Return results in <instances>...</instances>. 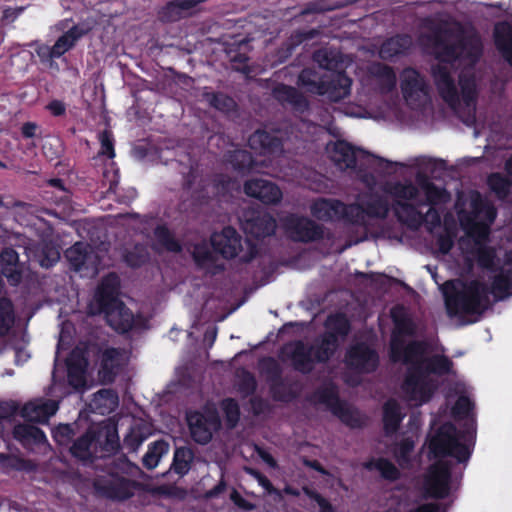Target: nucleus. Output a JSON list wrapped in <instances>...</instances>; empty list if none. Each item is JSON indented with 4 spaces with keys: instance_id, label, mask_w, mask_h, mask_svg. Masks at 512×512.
<instances>
[{
    "instance_id": "16",
    "label": "nucleus",
    "mask_w": 512,
    "mask_h": 512,
    "mask_svg": "<svg viewBox=\"0 0 512 512\" xmlns=\"http://www.w3.org/2000/svg\"><path fill=\"white\" fill-rule=\"evenodd\" d=\"M400 88L407 105L412 108L422 106L429 97L425 79L415 68L407 67L401 72Z\"/></svg>"
},
{
    "instance_id": "63",
    "label": "nucleus",
    "mask_w": 512,
    "mask_h": 512,
    "mask_svg": "<svg viewBox=\"0 0 512 512\" xmlns=\"http://www.w3.org/2000/svg\"><path fill=\"white\" fill-rule=\"evenodd\" d=\"M38 258L41 267L50 268L60 259V252L54 244L44 243L40 247Z\"/></svg>"
},
{
    "instance_id": "47",
    "label": "nucleus",
    "mask_w": 512,
    "mask_h": 512,
    "mask_svg": "<svg viewBox=\"0 0 512 512\" xmlns=\"http://www.w3.org/2000/svg\"><path fill=\"white\" fill-rule=\"evenodd\" d=\"M512 269H503L494 276L490 293H493L495 298L502 300L512 294Z\"/></svg>"
},
{
    "instance_id": "9",
    "label": "nucleus",
    "mask_w": 512,
    "mask_h": 512,
    "mask_svg": "<svg viewBox=\"0 0 512 512\" xmlns=\"http://www.w3.org/2000/svg\"><path fill=\"white\" fill-rule=\"evenodd\" d=\"M89 31L90 28L85 25H74L63 33L52 46L44 43H36L34 49L35 53L43 65L53 68L55 66L54 60L60 58L72 49L76 42L88 34Z\"/></svg>"
},
{
    "instance_id": "57",
    "label": "nucleus",
    "mask_w": 512,
    "mask_h": 512,
    "mask_svg": "<svg viewBox=\"0 0 512 512\" xmlns=\"http://www.w3.org/2000/svg\"><path fill=\"white\" fill-rule=\"evenodd\" d=\"M0 461L4 468L15 470L33 472L36 470L37 465L32 460L23 459L17 456L5 455L0 453Z\"/></svg>"
},
{
    "instance_id": "31",
    "label": "nucleus",
    "mask_w": 512,
    "mask_h": 512,
    "mask_svg": "<svg viewBox=\"0 0 512 512\" xmlns=\"http://www.w3.org/2000/svg\"><path fill=\"white\" fill-rule=\"evenodd\" d=\"M352 79L344 71L332 73L329 78L324 81V89L328 91L327 96L333 102H339L350 94Z\"/></svg>"
},
{
    "instance_id": "61",
    "label": "nucleus",
    "mask_w": 512,
    "mask_h": 512,
    "mask_svg": "<svg viewBox=\"0 0 512 512\" xmlns=\"http://www.w3.org/2000/svg\"><path fill=\"white\" fill-rule=\"evenodd\" d=\"M229 162L233 169L240 173L249 172L254 164L251 153L246 150H236L231 153Z\"/></svg>"
},
{
    "instance_id": "19",
    "label": "nucleus",
    "mask_w": 512,
    "mask_h": 512,
    "mask_svg": "<svg viewBox=\"0 0 512 512\" xmlns=\"http://www.w3.org/2000/svg\"><path fill=\"white\" fill-rule=\"evenodd\" d=\"M351 206L358 208L353 210L352 214V226L358 227H365L367 218L385 219L390 211L387 199L377 193L370 194L368 199L362 201V203H351Z\"/></svg>"
},
{
    "instance_id": "8",
    "label": "nucleus",
    "mask_w": 512,
    "mask_h": 512,
    "mask_svg": "<svg viewBox=\"0 0 512 512\" xmlns=\"http://www.w3.org/2000/svg\"><path fill=\"white\" fill-rule=\"evenodd\" d=\"M123 448L120 444L117 423L107 419L100 423H92L87 430L78 436L70 448Z\"/></svg>"
},
{
    "instance_id": "18",
    "label": "nucleus",
    "mask_w": 512,
    "mask_h": 512,
    "mask_svg": "<svg viewBox=\"0 0 512 512\" xmlns=\"http://www.w3.org/2000/svg\"><path fill=\"white\" fill-rule=\"evenodd\" d=\"M346 366L358 373H372L379 365V355L365 342L352 344L345 353Z\"/></svg>"
},
{
    "instance_id": "34",
    "label": "nucleus",
    "mask_w": 512,
    "mask_h": 512,
    "mask_svg": "<svg viewBox=\"0 0 512 512\" xmlns=\"http://www.w3.org/2000/svg\"><path fill=\"white\" fill-rule=\"evenodd\" d=\"M369 72L376 79L381 94L387 95L394 91L397 77L391 66L377 62L371 65Z\"/></svg>"
},
{
    "instance_id": "25",
    "label": "nucleus",
    "mask_w": 512,
    "mask_h": 512,
    "mask_svg": "<svg viewBox=\"0 0 512 512\" xmlns=\"http://www.w3.org/2000/svg\"><path fill=\"white\" fill-rule=\"evenodd\" d=\"M272 96L282 105H289L299 113L309 109V101L298 89L283 83L277 84L272 89Z\"/></svg>"
},
{
    "instance_id": "49",
    "label": "nucleus",
    "mask_w": 512,
    "mask_h": 512,
    "mask_svg": "<svg viewBox=\"0 0 512 512\" xmlns=\"http://www.w3.org/2000/svg\"><path fill=\"white\" fill-rule=\"evenodd\" d=\"M154 236L156 244L161 246L165 251L172 253H180L182 251L181 242L176 239L166 225H157L154 229Z\"/></svg>"
},
{
    "instance_id": "5",
    "label": "nucleus",
    "mask_w": 512,
    "mask_h": 512,
    "mask_svg": "<svg viewBox=\"0 0 512 512\" xmlns=\"http://www.w3.org/2000/svg\"><path fill=\"white\" fill-rule=\"evenodd\" d=\"M448 285L452 290L444 291V297L450 316L482 314L488 309L490 290L486 283L480 280H471L465 283L461 290H457L452 282H446V286Z\"/></svg>"
},
{
    "instance_id": "59",
    "label": "nucleus",
    "mask_w": 512,
    "mask_h": 512,
    "mask_svg": "<svg viewBox=\"0 0 512 512\" xmlns=\"http://www.w3.org/2000/svg\"><path fill=\"white\" fill-rule=\"evenodd\" d=\"M261 373L265 375L267 382L270 384L283 379L282 368L273 357H265L260 361Z\"/></svg>"
},
{
    "instance_id": "37",
    "label": "nucleus",
    "mask_w": 512,
    "mask_h": 512,
    "mask_svg": "<svg viewBox=\"0 0 512 512\" xmlns=\"http://www.w3.org/2000/svg\"><path fill=\"white\" fill-rule=\"evenodd\" d=\"M13 437L20 442L24 448L29 445L46 444L48 448H52L47 442L45 433L33 424H18L13 429Z\"/></svg>"
},
{
    "instance_id": "48",
    "label": "nucleus",
    "mask_w": 512,
    "mask_h": 512,
    "mask_svg": "<svg viewBox=\"0 0 512 512\" xmlns=\"http://www.w3.org/2000/svg\"><path fill=\"white\" fill-rule=\"evenodd\" d=\"M419 180L421 188L425 191L426 201H418L416 205L423 206L429 204L430 206L446 202L448 193L445 188H440L427 178Z\"/></svg>"
},
{
    "instance_id": "50",
    "label": "nucleus",
    "mask_w": 512,
    "mask_h": 512,
    "mask_svg": "<svg viewBox=\"0 0 512 512\" xmlns=\"http://www.w3.org/2000/svg\"><path fill=\"white\" fill-rule=\"evenodd\" d=\"M325 326L327 331L324 333H332L337 339L346 338L351 332V323L346 314L341 312L329 315Z\"/></svg>"
},
{
    "instance_id": "23",
    "label": "nucleus",
    "mask_w": 512,
    "mask_h": 512,
    "mask_svg": "<svg viewBox=\"0 0 512 512\" xmlns=\"http://www.w3.org/2000/svg\"><path fill=\"white\" fill-rule=\"evenodd\" d=\"M244 193L267 205L276 204L282 199L280 188L275 183L262 178L247 180L244 183Z\"/></svg>"
},
{
    "instance_id": "14",
    "label": "nucleus",
    "mask_w": 512,
    "mask_h": 512,
    "mask_svg": "<svg viewBox=\"0 0 512 512\" xmlns=\"http://www.w3.org/2000/svg\"><path fill=\"white\" fill-rule=\"evenodd\" d=\"M356 206L351 203L346 204L335 198H318L311 205V214L319 221L323 222H343L352 225L353 210Z\"/></svg>"
},
{
    "instance_id": "36",
    "label": "nucleus",
    "mask_w": 512,
    "mask_h": 512,
    "mask_svg": "<svg viewBox=\"0 0 512 512\" xmlns=\"http://www.w3.org/2000/svg\"><path fill=\"white\" fill-rule=\"evenodd\" d=\"M218 253L211 251L206 242L194 245L191 253L195 265L200 269H214V273L222 272L225 269L223 264H217Z\"/></svg>"
},
{
    "instance_id": "53",
    "label": "nucleus",
    "mask_w": 512,
    "mask_h": 512,
    "mask_svg": "<svg viewBox=\"0 0 512 512\" xmlns=\"http://www.w3.org/2000/svg\"><path fill=\"white\" fill-rule=\"evenodd\" d=\"M16 319L14 304L8 297H0V336H6Z\"/></svg>"
},
{
    "instance_id": "17",
    "label": "nucleus",
    "mask_w": 512,
    "mask_h": 512,
    "mask_svg": "<svg viewBox=\"0 0 512 512\" xmlns=\"http://www.w3.org/2000/svg\"><path fill=\"white\" fill-rule=\"evenodd\" d=\"M287 133L279 128L257 129L248 139L251 149L264 156L283 153L284 140Z\"/></svg>"
},
{
    "instance_id": "42",
    "label": "nucleus",
    "mask_w": 512,
    "mask_h": 512,
    "mask_svg": "<svg viewBox=\"0 0 512 512\" xmlns=\"http://www.w3.org/2000/svg\"><path fill=\"white\" fill-rule=\"evenodd\" d=\"M325 80L326 77L320 76L315 70L305 68L300 72L297 84L305 88L308 93L324 96L328 91L324 89Z\"/></svg>"
},
{
    "instance_id": "62",
    "label": "nucleus",
    "mask_w": 512,
    "mask_h": 512,
    "mask_svg": "<svg viewBox=\"0 0 512 512\" xmlns=\"http://www.w3.org/2000/svg\"><path fill=\"white\" fill-rule=\"evenodd\" d=\"M368 467H374L378 470L385 480L396 481L400 478V471L390 460L380 458L376 461H370Z\"/></svg>"
},
{
    "instance_id": "27",
    "label": "nucleus",
    "mask_w": 512,
    "mask_h": 512,
    "mask_svg": "<svg viewBox=\"0 0 512 512\" xmlns=\"http://www.w3.org/2000/svg\"><path fill=\"white\" fill-rule=\"evenodd\" d=\"M1 274L11 286L21 283L23 269L19 261V254L12 247H6L0 252Z\"/></svg>"
},
{
    "instance_id": "40",
    "label": "nucleus",
    "mask_w": 512,
    "mask_h": 512,
    "mask_svg": "<svg viewBox=\"0 0 512 512\" xmlns=\"http://www.w3.org/2000/svg\"><path fill=\"white\" fill-rule=\"evenodd\" d=\"M313 60L320 68L328 70L332 73L344 71V59L341 52L332 49H319L313 53Z\"/></svg>"
},
{
    "instance_id": "56",
    "label": "nucleus",
    "mask_w": 512,
    "mask_h": 512,
    "mask_svg": "<svg viewBox=\"0 0 512 512\" xmlns=\"http://www.w3.org/2000/svg\"><path fill=\"white\" fill-rule=\"evenodd\" d=\"M150 254L143 244H136L130 250H126L123 259L124 262L132 268H139L149 261Z\"/></svg>"
},
{
    "instance_id": "22",
    "label": "nucleus",
    "mask_w": 512,
    "mask_h": 512,
    "mask_svg": "<svg viewBox=\"0 0 512 512\" xmlns=\"http://www.w3.org/2000/svg\"><path fill=\"white\" fill-rule=\"evenodd\" d=\"M431 75L441 99L451 109H456L460 104V96L455 80L448 67L442 64H436L431 68Z\"/></svg>"
},
{
    "instance_id": "15",
    "label": "nucleus",
    "mask_w": 512,
    "mask_h": 512,
    "mask_svg": "<svg viewBox=\"0 0 512 512\" xmlns=\"http://www.w3.org/2000/svg\"><path fill=\"white\" fill-rule=\"evenodd\" d=\"M395 216L397 220L410 229H418L423 223H426L429 229L441 225V216L439 212L431 206L423 214L418 210V205L410 202L396 201Z\"/></svg>"
},
{
    "instance_id": "1",
    "label": "nucleus",
    "mask_w": 512,
    "mask_h": 512,
    "mask_svg": "<svg viewBox=\"0 0 512 512\" xmlns=\"http://www.w3.org/2000/svg\"><path fill=\"white\" fill-rule=\"evenodd\" d=\"M428 346L422 355L402 361L407 366L401 391L408 401L417 405L428 403L438 389V382L430 375L444 376L452 372L453 361L443 354L426 356Z\"/></svg>"
},
{
    "instance_id": "54",
    "label": "nucleus",
    "mask_w": 512,
    "mask_h": 512,
    "mask_svg": "<svg viewBox=\"0 0 512 512\" xmlns=\"http://www.w3.org/2000/svg\"><path fill=\"white\" fill-rule=\"evenodd\" d=\"M487 185L497 198L505 199L510 194L512 180L500 172H493L487 177Z\"/></svg>"
},
{
    "instance_id": "58",
    "label": "nucleus",
    "mask_w": 512,
    "mask_h": 512,
    "mask_svg": "<svg viewBox=\"0 0 512 512\" xmlns=\"http://www.w3.org/2000/svg\"><path fill=\"white\" fill-rule=\"evenodd\" d=\"M194 450H174L172 467L176 474L180 476L186 475L194 459Z\"/></svg>"
},
{
    "instance_id": "24",
    "label": "nucleus",
    "mask_w": 512,
    "mask_h": 512,
    "mask_svg": "<svg viewBox=\"0 0 512 512\" xmlns=\"http://www.w3.org/2000/svg\"><path fill=\"white\" fill-rule=\"evenodd\" d=\"M120 279L114 272L109 273L101 280L96 292V301L102 313L122 302L119 299Z\"/></svg>"
},
{
    "instance_id": "64",
    "label": "nucleus",
    "mask_w": 512,
    "mask_h": 512,
    "mask_svg": "<svg viewBox=\"0 0 512 512\" xmlns=\"http://www.w3.org/2000/svg\"><path fill=\"white\" fill-rule=\"evenodd\" d=\"M270 393L275 401L290 402L296 398L297 394L288 386L284 379L269 385Z\"/></svg>"
},
{
    "instance_id": "39",
    "label": "nucleus",
    "mask_w": 512,
    "mask_h": 512,
    "mask_svg": "<svg viewBox=\"0 0 512 512\" xmlns=\"http://www.w3.org/2000/svg\"><path fill=\"white\" fill-rule=\"evenodd\" d=\"M494 42L503 59L512 66V27L507 23L495 26Z\"/></svg>"
},
{
    "instance_id": "33",
    "label": "nucleus",
    "mask_w": 512,
    "mask_h": 512,
    "mask_svg": "<svg viewBox=\"0 0 512 512\" xmlns=\"http://www.w3.org/2000/svg\"><path fill=\"white\" fill-rule=\"evenodd\" d=\"M68 384L77 391L86 387V360L79 354L72 353L66 360Z\"/></svg>"
},
{
    "instance_id": "26",
    "label": "nucleus",
    "mask_w": 512,
    "mask_h": 512,
    "mask_svg": "<svg viewBox=\"0 0 512 512\" xmlns=\"http://www.w3.org/2000/svg\"><path fill=\"white\" fill-rule=\"evenodd\" d=\"M276 229V220L267 212H254L246 219L244 230L250 236L256 239H262L274 234Z\"/></svg>"
},
{
    "instance_id": "12",
    "label": "nucleus",
    "mask_w": 512,
    "mask_h": 512,
    "mask_svg": "<svg viewBox=\"0 0 512 512\" xmlns=\"http://www.w3.org/2000/svg\"><path fill=\"white\" fill-rule=\"evenodd\" d=\"M312 400L325 405L344 424L350 427H358L360 425V421L354 411L340 399L338 389L334 384L321 386L316 389L312 394Z\"/></svg>"
},
{
    "instance_id": "60",
    "label": "nucleus",
    "mask_w": 512,
    "mask_h": 512,
    "mask_svg": "<svg viewBox=\"0 0 512 512\" xmlns=\"http://www.w3.org/2000/svg\"><path fill=\"white\" fill-rule=\"evenodd\" d=\"M459 85L461 89V97L465 105L470 106L475 104L477 99L476 82L471 75H460Z\"/></svg>"
},
{
    "instance_id": "43",
    "label": "nucleus",
    "mask_w": 512,
    "mask_h": 512,
    "mask_svg": "<svg viewBox=\"0 0 512 512\" xmlns=\"http://www.w3.org/2000/svg\"><path fill=\"white\" fill-rule=\"evenodd\" d=\"M197 172L191 168L189 172L184 176L182 188L190 194L191 198L200 202H204L209 198V194L206 191V184L204 179L198 181Z\"/></svg>"
},
{
    "instance_id": "20",
    "label": "nucleus",
    "mask_w": 512,
    "mask_h": 512,
    "mask_svg": "<svg viewBox=\"0 0 512 512\" xmlns=\"http://www.w3.org/2000/svg\"><path fill=\"white\" fill-rule=\"evenodd\" d=\"M70 269L81 276L93 277L98 273V258L91 247L83 242H76L65 252Z\"/></svg>"
},
{
    "instance_id": "28",
    "label": "nucleus",
    "mask_w": 512,
    "mask_h": 512,
    "mask_svg": "<svg viewBox=\"0 0 512 512\" xmlns=\"http://www.w3.org/2000/svg\"><path fill=\"white\" fill-rule=\"evenodd\" d=\"M122 367V351L119 348L109 347L101 356L99 375L103 383H113Z\"/></svg>"
},
{
    "instance_id": "30",
    "label": "nucleus",
    "mask_w": 512,
    "mask_h": 512,
    "mask_svg": "<svg viewBox=\"0 0 512 512\" xmlns=\"http://www.w3.org/2000/svg\"><path fill=\"white\" fill-rule=\"evenodd\" d=\"M102 313L105 315L109 326L118 333H127L134 327V315L123 301Z\"/></svg>"
},
{
    "instance_id": "55",
    "label": "nucleus",
    "mask_w": 512,
    "mask_h": 512,
    "mask_svg": "<svg viewBox=\"0 0 512 512\" xmlns=\"http://www.w3.org/2000/svg\"><path fill=\"white\" fill-rule=\"evenodd\" d=\"M462 226L476 246L485 244L489 238L490 227L487 223L469 219L466 223L462 222Z\"/></svg>"
},
{
    "instance_id": "32",
    "label": "nucleus",
    "mask_w": 512,
    "mask_h": 512,
    "mask_svg": "<svg viewBox=\"0 0 512 512\" xmlns=\"http://www.w3.org/2000/svg\"><path fill=\"white\" fill-rule=\"evenodd\" d=\"M319 35L317 29L296 30L284 41L276 51L278 63H284L291 57L297 46L305 41L312 40Z\"/></svg>"
},
{
    "instance_id": "2",
    "label": "nucleus",
    "mask_w": 512,
    "mask_h": 512,
    "mask_svg": "<svg viewBox=\"0 0 512 512\" xmlns=\"http://www.w3.org/2000/svg\"><path fill=\"white\" fill-rule=\"evenodd\" d=\"M453 31L441 26L427 36L435 58L440 63L453 64L457 61L476 64L482 55V44L478 37L459 34L452 39Z\"/></svg>"
},
{
    "instance_id": "29",
    "label": "nucleus",
    "mask_w": 512,
    "mask_h": 512,
    "mask_svg": "<svg viewBox=\"0 0 512 512\" xmlns=\"http://www.w3.org/2000/svg\"><path fill=\"white\" fill-rule=\"evenodd\" d=\"M413 41L407 34H397L386 39L380 46L379 57L385 61H393L396 57L407 55Z\"/></svg>"
},
{
    "instance_id": "35",
    "label": "nucleus",
    "mask_w": 512,
    "mask_h": 512,
    "mask_svg": "<svg viewBox=\"0 0 512 512\" xmlns=\"http://www.w3.org/2000/svg\"><path fill=\"white\" fill-rule=\"evenodd\" d=\"M357 152L366 153L345 140H339L334 144L331 158L342 169H354L357 164Z\"/></svg>"
},
{
    "instance_id": "51",
    "label": "nucleus",
    "mask_w": 512,
    "mask_h": 512,
    "mask_svg": "<svg viewBox=\"0 0 512 512\" xmlns=\"http://www.w3.org/2000/svg\"><path fill=\"white\" fill-rule=\"evenodd\" d=\"M354 1H334L313 0L305 4L297 16H305L309 14H320L324 12L334 11L352 4Z\"/></svg>"
},
{
    "instance_id": "41",
    "label": "nucleus",
    "mask_w": 512,
    "mask_h": 512,
    "mask_svg": "<svg viewBox=\"0 0 512 512\" xmlns=\"http://www.w3.org/2000/svg\"><path fill=\"white\" fill-rule=\"evenodd\" d=\"M58 410V403L54 400H46L40 403H27L24 405L23 416L31 421H45Z\"/></svg>"
},
{
    "instance_id": "46",
    "label": "nucleus",
    "mask_w": 512,
    "mask_h": 512,
    "mask_svg": "<svg viewBox=\"0 0 512 512\" xmlns=\"http://www.w3.org/2000/svg\"><path fill=\"white\" fill-rule=\"evenodd\" d=\"M203 99L210 107L224 114H230L237 109L236 101L223 92H204Z\"/></svg>"
},
{
    "instance_id": "21",
    "label": "nucleus",
    "mask_w": 512,
    "mask_h": 512,
    "mask_svg": "<svg viewBox=\"0 0 512 512\" xmlns=\"http://www.w3.org/2000/svg\"><path fill=\"white\" fill-rule=\"evenodd\" d=\"M285 228L291 239L297 242L309 243L324 237L323 226L304 216L287 217Z\"/></svg>"
},
{
    "instance_id": "4",
    "label": "nucleus",
    "mask_w": 512,
    "mask_h": 512,
    "mask_svg": "<svg viewBox=\"0 0 512 512\" xmlns=\"http://www.w3.org/2000/svg\"><path fill=\"white\" fill-rule=\"evenodd\" d=\"M390 316L394 325L390 340V359L393 363L410 361L411 358L424 353L427 343L423 340H411L405 342V337H413L416 334V324L407 314L404 307L395 306L391 309Z\"/></svg>"
},
{
    "instance_id": "3",
    "label": "nucleus",
    "mask_w": 512,
    "mask_h": 512,
    "mask_svg": "<svg viewBox=\"0 0 512 512\" xmlns=\"http://www.w3.org/2000/svg\"><path fill=\"white\" fill-rule=\"evenodd\" d=\"M339 347V339L332 333L321 334L313 344H306L302 340H296L287 345L288 358L291 360L294 370L302 373H310L315 363H327L336 353Z\"/></svg>"
},
{
    "instance_id": "44",
    "label": "nucleus",
    "mask_w": 512,
    "mask_h": 512,
    "mask_svg": "<svg viewBox=\"0 0 512 512\" xmlns=\"http://www.w3.org/2000/svg\"><path fill=\"white\" fill-rule=\"evenodd\" d=\"M384 191L391 195L394 200L393 210L395 211L396 201L409 202L410 200H416L419 195L418 188L411 182L402 183L396 181L394 183H388L384 187Z\"/></svg>"
},
{
    "instance_id": "38",
    "label": "nucleus",
    "mask_w": 512,
    "mask_h": 512,
    "mask_svg": "<svg viewBox=\"0 0 512 512\" xmlns=\"http://www.w3.org/2000/svg\"><path fill=\"white\" fill-rule=\"evenodd\" d=\"M403 420L401 408L395 399L387 400L383 405V430L386 436L395 434Z\"/></svg>"
},
{
    "instance_id": "11",
    "label": "nucleus",
    "mask_w": 512,
    "mask_h": 512,
    "mask_svg": "<svg viewBox=\"0 0 512 512\" xmlns=\"http://www.w3.org/2000/svg\"><path fill=\"white\" fill-rule=\"evenodd\" d=\"M136 485L135 481L111 471L97 475L93 481L96 495L113 501H125L133 497Z\"/></svg>"
},
{
    "instance_id": "6",
    "label": "nucleus",
    "mask_w": 512,
    "mask_h": 512,
    "mask_svg": "<svg viewBox=\"0 0 512 512\" xmlns=\"http://www.w3.org/2000/svg\"><path fill=\"white\" fill-rule=\"evenodd\" d=\"M210 243L213 250L227 260L239 257L241 262L249 263L258 254L257 244L248 238L243 239L232 226H226L221 232L213 233Z\"/></svg>"
},
{
    "instance_id": "52",
    "label": "nucleus",
    "mask_w": 512,
    "mask_h": 512,
    "mask_svg": "<svg viewBox=\"0 0 512 512\" xmlns=\"http://www.w3.org/2000/svg\"><path fill=\"white\" fill-rule=\"evenodd\" d=\"M78 424H59L52 430V437L61 448H70L77 440Z\"/></svg>"
},
{
    "instance_id": "7",
    "label": "nucleus",
    "mask_w": 512,
    "mask_h": 512,
    "mask_svg": "<svg viewBox=\"0 0 512 512\" xmlns=\"http://www.w3.org/2000/svg\"><path fill=\"white\" fill-rule=\"evenodd\" d=\"M475 442L476 427L473 421L466 423L462 430L446 422L429 437L428 444L424 443L421 448H473Z\"/></svg>"
},
{
    "instance_id": "13",
    "label": "nucleus",
    "mask_w": 512,
    "mask_h": 512,
    "mask_svg": "<svg viewBox=\"0 0 512 512\" xmlns=\"http://www.w3.org/2000/svg\"><path fill=\"white\" fill-rule=\"evenodd\" d=\"M191 437L199 444H207L213 433L220 429L221 420L216 408H205L201 411H191L186 416Z\"/></svg>"
},
{
    "instance_id": "10",
    "label": "nucleus",
    "mask_w": 512,
    "mask_h": 512,
    "mask_svg": "<svg viewBox=\"0 0 512 512\" xmlns=\"http://www.w3.org/2000/svg\"><path fill=\"white\" fill-rule=\"evenodd\" d=\"M423 476V490L433 499H445L450 494L452 463L442 457L434 458Z\"/></svg>"
},
{
    "instance_id": "45",
    "label": "nucleus",
    "mask_w": 512,
    "mask_h": 512,
    "mask_svg": "<svg viewBox=\"0 0 512 512\" xmlns=\"http://www.w3.org/2000/svg\"><path fill=\"white\" fill-rule=\"evenodd\" d=\"M150 435V425L143 420L134 421L124 436V445L126 448H139Z\"/></svg>"
}]
</instances>
